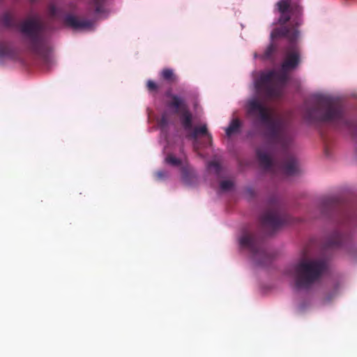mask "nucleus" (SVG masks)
<instances>
[{"instance_id":"nucleus-1","label":"nucleus","mask_w":357,"mask_h":357,"mask_svg":"<svg viewBox=\"0 0 357 357\" xmlns=\"http://www.w3.org/2000/svg\"><path fill=\"white\" fill-rule=\"evenodd\" d=\"M0 23L7 29L18 26L26 50L45 64L49 65L52 62L51 47L43 35L44 24L39 17L25 20L18 25L15 16L10 12H5L0 15Z\"/></svg>"},{"instance_id":"nucleus-2","label":"nucleus","mask_w":357,"mask_h":357,"mask_svg":"<svg viewBox=\"0 0 357 357\" xmlns=\"http://www.w3.org/2000/svg\"><path fill=\"white\" fill-rule=\"evenodd\" d=\"M246 110L249 116L257 119L265 126L264 136L270 144L287 149L289 139L283 129L282 122L280 119L274 118L267 107L253 98L248 101Z\"/></svg>"},{"instance_id":"nucleus-3","label":"nucleus","mask_w":357,"mask_h":357,"mask_svg":"<svg viewBox=\"0 0 357 357\" xmlns=\"http://www.w3.org/2000/svg\"><path fill=\"white\" fill-rule=\"evenodd\" d=\"M326 268L324 259L303 258L287 267L284 273L294 279L296 289H307L320 279Z\"/></svg>"},{"instance_id":"nucleus-4","label":"nucleus","mask_w":357,"mask_h":357,"mask_svg":"<svg viewBox=\"0 0 357 357\" xmlns=\"http://www.w3.org/2000/svg\"><path fill=\"white\" fill-rule=\"evenodd\" d=\"M304 117L310 122L348 124V121L344 119L343 107L340 101L324 96L317 97L312 107L306 106Z\"/></svg>"},{"instance_id":"nucleus-5","label":"nucleus","mask_w":357,"mask_h":357,"mask_svg":"<svg viewBox=\"0 0 357 357\" xmlns=\"http://www.w3.org/2000/svg\"><path fill=\"white\" fill-rule=\"evenodd\" d=\"M289 25H280L273 29L271 33V40L280 37H284L289 40V45L284 48V59L281 64L282 71H290L296 68L301 62V50L296 44L299 37L300 31L298 28L300 26H292L291 20Z\"/></svg>"},{"instance_id":"nucleus-6","label":"nucleus","mask_w":357,"mask_h":357,"mask_svg":"<svg viewBox=\"0 0 357 357\" xmlns=\"http://www.w3.org/2000/svg\"><path fill=\"white\" fill-rule=\"evenodd\" d=\"M288 72L281 70V73H278L271 70L262 73L255 82L256 90L266 98H279L282 96V86L287 82Z\"/></svg>"},{"instance_id":"nucleus-7","label":"nucleus","mask_w":357,"mask_h":357,"mask_svg":"<svg viewBox=\"0 0 357 357\" xmlns=\"http://www.w3.org/2000/svg\"><path fill=\"white\" fill-rule=\"evenodd\" d=\"M239 243L243 248L248 249L253 256L255 261L261 266L266 265L271 261V256L262 245L258 236L250 232H245L239 238Z\"/></svg>"},{"instance_id":"nucleus-8","label":"nucleus","mask_w":357,"mask_h":357,"mask_svg":"<svg viewBox=\"0 0 357 357\" xmlns=\"http://www.w3.org/2000/svg\"><path fill=\"white\" fill-rule=\"evenodd\" d=\"M280 17L278 23L280 25L287 24L291 20L292 26H301L303 24V8L293 0H280L277 4Z\"/></svg>"},{"instance_id":"nucleus-9","label":"nucleus","mask_w":357,"mask_h":357,"mask_svg":"<svg viewBox=\"0 0 357 357\" xmlns=\"http://www.w3.org/2000/svg\"><path fill=\"white\" fill-rule=\"evenodd\" d=\"M260 222L264 229L273 233L283 225L289 222V218L280 211L277 202L272 204L271 207L260 217Z\"/></svg>"},{"instance_id":"nucleus-10","label":"nucleus","mask_w":357,"mask_h":357,"mask_svg":"<svg viewBox=\"0 0 357 357\" xmlns=\"http://www.w3.org/2000/svg\"><path fill=\"white\" fill-rule=\"evenodd\" d=\"M167 98L170 99L166 102V106L172 110L176 114H180L183 112L188 109V104L185 100L178 95L172 94L170 91L165 93Z\"/></svg>"},{"instance_id":"nucleus-11","label":"nucleus","mask_w":357,"mask_h":357,"mask_svg":"<svg viewBox=\"0 0 357 357\" xmlns=\"http://www.w3.org/2000/svg\"><path fill=\"white\" fill-rule=\"evenodd\" d=\"M64 23L66 26L75 30L88 29L92 26L91 21L77 17L71 14H68L65 17Z\"/></svg>"},{"instance_id":"nucleus-12","label":"nucleus","mask_w":357,"mask_h":357,"mask_svg":"<svg viewBox=\"0 0 357 357\" xmlns=\"http://www.w3.org/2000/svg\"><path fill=\"white\" fill-rule=\"evenodd\" d=\"M340 204V199L337 196L324 197L321 202L320 209L323 215H327L331 211L336 209Z\"/></svg>"},{"instance_id":"nucleus-13","label":"nucleus","mask_w":357,"mask_h":357,"mask_svg":"<svg viewBox=\"0 0 357 357\" xmlns=\"http://www.w3.org/2000/svg\"><path fill=\"white\" fill-rule=\"evenodd\" d=\"M282 169L287 176L296 175L299 171L297 160L294 156H287L282 164Z\"/></svg>"},{"instance_id":"nucleus-14","label":"nucleus","mask_w":357,"mask_h":357,"mask_svg":"<svg viewBox=\"0 0 357 357\" xmlns=\"http://www.w3.org/2000/svg\"><path fill=\"white\" fill-rule=\"evenodd\" d=\"M257 157L260 166L266 169L271 170L273 165V162L271 156L261 149L257 150Z\"/></svg>"},{"instance_id":"nucleus-15","label":"nucleus","mask_w":357,"mask_h":357,"mask_svg":"<svg viewBox=\"0 0 357 357\" xmlns=\"http://www.w3.org/2000/svg\"><path fill=\"white\" fill-rule=\"evenodd\" d=\"M17 56L15 49L10 42L0 41V58L15 59Z\"/></svg>"},{"instance_id":"nucleus-16","label":"nucleus","mask_w":357,"mask_h":357,"mask_svg":"<svg viewBox=\"0 0 357 357\" xmlns=\"http://www.w3.org/2000/svg\"><path fill=\"white\" fill-rule=\"evenodd\" d=\"M178 115L180 116L181 123L184 130L190 131L192 129V115L189 109Z\"/></svg>"},{"instance_id":"nucleus-17","label":"nucleus","mask_w":357,"mask_h":357,"mask_svg":"<svg viewBox=\"0 0 357 357\" xmlns=\"http://www.w3.org/2000/svg\"><path fill=\"white\" fill-rule=\"evenodd\" d=\"M160 76L161 79L169 84L176 83L178 81L177 75L174 70L171 68H163L160 73Z\"/></svg>"},{"instance_id":"nucleus-18","label":"nucleus","mask_w":357,"mask_h":357,"mask_svg":"<svg viewBox=\"0 0 357 357\" xmlns=\"http://www.w3.org/2000/svg\"><path fill=\"white\" fill-rule=\"evenodd\" d=\"M344 236L339 231H335L328 238L326 245L330 248L338 247L343 242Z\"/></svg>"},{"instance_id":"nucleus-19","label":"nucleus","mask_w":357,"mask_h":357,"mask_svg":"<svg viewBox=\"0 0 357 357\" xmlns=\"http://www.w3.org/2000/svg\"><path fill=\"white\" fill-rule=\"evenodd\" d=\"M190 131L191 132L188 135V137L191 139H196L199 135H206L211 142L212 140V136L208 132V129L206 124L200 127H195Z\"/></svg>"},{"instance_id":"nucleus-20","label":"nucleus","mask_w":357,"mask_h":357,"mask_svg":"<svg viewBox=\"0 0 357 357\" xmlns=\"http://www.w3.org/2000/svg\"><path fill=\"white\" fill-rule=\"evenodd\" d=\"M277 51V47L273 43H271L266 48L264 52L262 54L257 55L255 54V57H259L263 60H273L274 54Z\"/></svg>"},{"instance_id":"nucleus-21","label":"nucleus","mask_w":357,"mask_h":357,"mask_svg":"<svg viewBox=\"0 0 357 357\" xmlns=\"http://www.w3.org/2000/svg\"><path fill=\"white\" fill-rule=\"evenodd\" d=\"M241 126V123L238 119H233L229 126L225 129L226 135L228 137H230L233 134L238 132Z\"/></svg>"},{"instance_id":"nucleus-22","label":"nucleus","mask_w":357,"mask_h":357,"mask_svg":"<svg viewBox=\"0 0 357 357\" xmlns=\"http://www.w3.org/2000/svg\"><path fill=\"white\" fill-rule=\"evenodd\" d=\"M105 1V0H92L90 2V6L96 13H100L102 11Z\"/></svg>"},{"instance_id":"nucleus-23","label":"nucleus","mask_w":357,"mask_h":357,"mask_svg":"<svg viewBox=\"0 0 357 357\" xmlns=\"http://www.w3.org/2000/svg\"><path fill=\"white\" fill-rule=\"evenodd\" d=\"M165 162L174 167H178L181 165V160L177 158H176L172 154H168L165 158Z\"/></svg>"},{"instance_id":"nucleus-24","label":"nucleus","mask_w":357,"mask_h":357,"mask_svg":"<svg viewBox=\"0 0 357 357\" xmlns=\"http://www.w3.org/2000/svg\"><path fill=\"white\" fill-rule=\"evenodd\" d=\"M146 88L150 93H157L159 90L158 84L151 79L146 82Z\"/></svg>"},{"instance_id":"nucleus-25","label":"nucleus","mask_w":357,"mask_h":357,"mask_svg":"<svg viewBox=\"0 0 357 357\" xmlns=\"http://www.w3.org/2000/svg\"><path fill=\"white\" fill-rule=\"evenodd\" d=\"M208 169L211 170H213L214 172L218 175L221 172V165L217 161H211L208 163Z\"/></svg>"},{"instance_id":"nucleus-26","label":"nucleus","mask_w":357,"mask_h":357,"mask_svg":"<svg viewBox=\"0 0 357 357\" xmlns=\"http://www.w3.org/2000/svg\"><path fill=\"white\" fill-rule=\"evenodd\" d=\"M220 188L222 190L227 191V190H230L233 187V183L231 181H228V180L222 181L220 182Z\"/></svg>"},{"instance_id":"nucleus-27","label":"nucleus","mask_w":357,"mask_h":357,"mask_svg":"<svg viewBox=\"0 0 357 357\" xmlns=\"http://www.w3.org/2000/svg\"><path fill=\"white\" fill-rule=\"evenodd\" d=\"M57 8L54 5H50L48 7V14L51 17H56L57 16Z\"/></svg>"},{"instance_id":"nucleus-28","label":"nucleus","mask_w":357,"mask_h":357,"mask_svg":"<svg viewBox=\"0 0 357 357\" xmlns=\"http://www.w3.org/2000/svg\"><path fill=\"white\" fill-rule=\"evenodd\" d=\"M155 176L158 181L163 180L167 176V173L165 171L160 170L155 173Z\"/></svg>"},{"instance_id":"nucleus-29","label":"nucleus","mask_w":357,"mask_h":357,"mask_svg":"<svg viewBox=\"0 0 357 357\" xmlns=\"http://www.w3.org/2000/svg\"><path fill=\"white\" fill-rule=\"evenodd\" d=\"M167 124H168V120H167V117L165 115H162L159 121L160 126L162 128H164V127L167 126Z\"/></svg>"},{"instance_id":"nucleus-30","label":"nucleus","mask_w":357,"mask_h":357,"mask_svg":"<svg viewBox=\"0 0 357 357\" xmlns=\"http://www.w3.org/2000/svg\"><path fill=\"white\" fill-rule=\"evenodd\" d=\"M353 134H354V135L357 137V123L354 127Z\"/></svg>"},{"instance_id":"nucleus-31","label":"nucleus","mask_w":357,"mask_h":357,"mask_svg":"<svg viewBox=\"0 0 357 357\" xmlns=\"http://www.w3.org/2000/svg\"><path fill=\"white\" fill-rule=\"evenodd\" d=\"M37 0H31L32 2H35Z\"/></svg>"}]
</instances>
